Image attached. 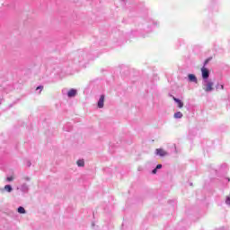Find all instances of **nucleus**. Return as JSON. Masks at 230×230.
<instances>
[{"label":"nucleus","instance_id":"3","mask_svg":"<svg viewBox=\"0 0 230 230\" xmlns=\"http://www.w3.org/2000/svg\"><path fill=\"white\" fill-rule=\"evenodd\" d=\"M156 155H160V157H164V155H168V152H166L163 148H157L156 149Z\"/></svg>","mask_w":230,"mask_h":230},{"label":"nucleus","instance_id":"16","mask_svg":"<svg viewBox=\"0 0 230 230\" xmlns=\"http://www.w3.org/2000/svg\"><path fill=\"white\" fill-rule=\"evenodd\" d=\"M39 89H40V91H42V89H44V86H38V87L36 88V91H39Z\"/></svg>","mask_w":230,"mask_h":230},{"label":"nucleus","instance_id":"9","mask_svg":"<svg viewBox=\"0 0 230 230\" xmlns=\"http://www.w3.org/2000/svg\"><path fill=\"white\" fill-rule=\"evenodd\" d=\"M4 190H5V191H7L8 193H12V190H13L12 185H5V186H4Z\"/></svg>","mask_w":230,"mask_h":230},{"label":"nucleus","instance_id":"10","mask_svg":"<svg viewBox=\"0 0 230 230\" xmlns=\"http://www.w3.org/2000/svg\"><path fill=\"white\" fill-rule=\"evenodd\" d=\"M18 213L24 215V213H26V209H24V208H22V207H19Z\"/></svg>","mask_w":230,"mask_h":230},{"label":"nucleus","instance_id":"8","mask_svg":"<svg viewBox=\"0 0 230 230\" xmlns=\"http://www.w3.org/2000/svg\"><path fill=\"white\" fill-rule=\"evenodd\" d=\"M174 118L176 119H181V118H182V112L178 111V112L174 113Z\"/></svg>","mask_w":230,"mask_h":230},{"label":"nucleus","instance_id":"14","mask_svg":"<svg viewBox=\"0 0 230 230\" xmlns=\"http://www.w3.org/2000/svg\"><path fill=\"white\" fill-rule=\"evenodd\" d=\"M226 204H227L228 206H230V197H227V198H226Z\"/></svg>","mask_w":230,"mask_h":230},{"label":"nucleus","instance_id":"12","mask_svg":"<svg viewBox=\"0 0 230 230\" xmlns=\"http://www.w3.org/2000/svg\"><path fill=\"white\" fill-rule=\"evenodd\" d=\"M210 60H213V58H208L205 60L204 62V66H208V64H209Z\"/></svg>","mask_w":230,"mask_h":230},{"label":"nucleus","instance_id":"18","mask_svg":"<svg viewBox=\"0 0 230 230\" xmlns=\"http://www.w3.org/2000/svg\"><path fill=\"white\" fill-rule=\"evenodd\" d=\"M221 89H224V84L221 85Z\"/></svg>","mask_w":230,"mask_h":230},{"label":"nucleus","instance_id":"7","mask_svg":"<svg viewBox=\"0 0 230 230\" xmlns=\"http://www.w3.org/2000/svg\"><path fill=\"white\" fill-rule=\"evenodd\" d=\"M189 80H190V82H197V76H195V75H193V74H190Z\"/></svg>","mask_w":230,"mask_h":230},{"label":"nucleus","instance_id":"5","mask_svg":"<svg viewBox=\"0 0 230 230\" xmlns=\"http://www.w3.org/2000/svg\"><path fill=\"white\" fill-rule=\"evenodd\" d=\"M67 96H68V98H73V97L76 96V90L75 89L69 90L67 93Z\"/></svg>","mask_w":230,"mask_h":230},{"label":"nucleus","instance_id":"1","mask_svg":"<svg viewBox=\"0 0 230 230\" xmlns=\"http://www.w3.org/2000/svg\"><path fill=\"white\" fill-rule=\"evenodd\" d=\"M214 84L211 81H205V84H203V90L205 93H211L213 91Z\"/></svg>","mask_w":230,"mask_h":230},{"label":"nucleus","instance_id":"2","mask_svg":"<svg viewBox=\"0 0 230 230\" xmlns=\"http://www.w3.org/2000/svg\"><path fill=\"white\" fill-rule=\"evenodd\" d=\"M201 73H202V78L204 80H208V78H209V70H208V68H206L205 66L201 68Z\"/></svg>","mask_w":230,"mask_h":230},{"label":"nucleus","instance_id":"13","mask_svg":"<svg viewBox=\"0 0 230 230\" xmlns=\"http://www.w3.org/2000/svg\"><path fill=\"white\" fill-rule=\"evenodd\" d=\"M8 182H12L13 181V176L7 177Z\"/></svg>","mask_w":230,"mask_h":230},{"label":"nucleus","instance_id":"4","mask_svg":"<svg viewBox=\"0 0 230 230\" xmlns=\"http://www.w3.org/2000/svg\"><path fill=\"white\" fill-rule=\"evenodd\" d=\"M105 102V95H101L99 102H98V107L99 109H103V103Z\"/></svg>","mask_w":230,"mask_h":230},{"label":"nucleus","instance_id":"6","mask_svg":"<svg viewBox=\"0 0 230 230\" xmlns=\"http://www.w3.org/2000/svg\"><path fill=\"white\" fill-rule=\"evenodd\" d=\"M172 100H174V102H177L179 109H182V107H184V102H182V101H181L175 97H172Z\"/></svg>","mask_w":230,"mask_h":230},{"label":"nucleus","instance_id":"11","mask_svg":"<svg viewBox=\"0 0 230 230\" xmlns=\"http://www.w3.org/2000/svg\"><path fill=\"white\" fill-rule=\"evenodd\" d=\"M76 164H77L78 166H85V162H84V160H78V161L76 162Z\"/></svg>","mask_w":230,"mask_h":230},{"label":"nucleus","instance_id":"17","mask_svg":"<svg viewBox=\"0 0 230 230\" xmlns=\"http://www.w3.org/2000/svg\"><path fill=\"white\" fill-rule=\"evenodd\" d=\"M152 173H154V174L157 173V169H156V168L154 169V170L152 171Z\"/></svg>","mask_w":230,"mask_h":230},{"label":"nucleus","instance_id":"15","mask_svg":"<svg viewBox=\"0 0 230 230\" xmlns=\"http://www.w3.org/2000/svg\"><path fill=\"white\" fill-rule=\"evenodd\" d=\"M161 168H163V165H162V164H157V165H156V170H161Z\"/></svg>","mask_w":230,"mask_h":230}]
</instances>
